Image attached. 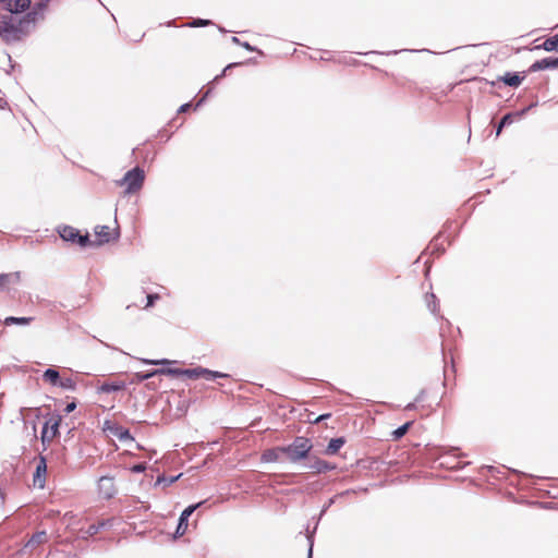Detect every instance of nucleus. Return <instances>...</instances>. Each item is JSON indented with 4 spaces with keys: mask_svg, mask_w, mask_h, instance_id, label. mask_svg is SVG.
<instances>
[{
    "mask_svg": "<svg viewBox=\"0 0 558 558\" xmlns=\"http://www.w3.org/2000/svg\"><path fill=\"white\" fill-rule=\"evenodd\" d=\"M38 7L27 13L24 17L5 15L0 20V37L7 41L20 40L28 34L37 21Z\"/></svg>",
    "mask_w": 558,
    "mask_h": 558,
    "instance_id": "nucleus-1",
    "label": "nucleus"
},
{
    "mask_svg": "<svg viewBox=\"0 0 558 558\" xmlns=\"http://www.w3.org/2000/svg\"><path fill=\"white\" fill-rule=\"evenodd\" d=\"M282 448L284 456H287L290 461L298 462L306 458L312 449V444L307 438L298 437L291 445Z\"/></svg>",
    "mask_w": 558,
    "mask_h": 558,
    "instance_id": "nucleus-2",
    "label": "nucleus"
},
{
    "mask_svg": "<svg viewBox=\"0 0 558 558\" xmlns=\"http://www.w3.org/2000/svg\"><path fill=\"white\" fill-rule=\"evenodd\" d=\"M145 179L144 170L136 167L128 171L123 179L119 182L120 185H126V193H134L141 190Z\"/></svg>",
    "mask_w": 558,
    "mask_h": 558,
    "instance_id": "nucleus-3",
    "label": "nucleus"
},
{
    "mask_svg": "<svg viewBox=\"0 0 558 558\" xmlns=\"http://www.w3.org/2000/svg\"><path fill=\"white\" fill-rule=\"evenodd\" d=\"M179 372H180L179 376H186L192 379H197V378L202 377V378H205L206 380H213L216 378L228 377V375L225 373L210 371L208 368H204L201 366H197L195 368H187V369L179 368Z\"/></svg>",
    "mask_w": 558,
    "mask_h": 558,
    "instance_id": "nucleus-4",
    "label": "nucleus"
},
{
    "mask_svg": "<svg viewBox=\"0 0 558 558\" xmlns=\"http://www.w3.org/2000/svg\"><path fill=\"white\" fill-rule=\"evenodd\" d=\"M61 417L59 415L49 417L41 432L43 444H49L58 434Z\"/></svg>",
    "mask_w": 558,
    "mask_h": 558,
    "instance_id": "nucleus-5",
    "label": "nucleus"
},
{
    "mask_svg": "<svg viewBox=\"0 0 558 558\" xmlns=\"http://www.w3.org/2000/svg\"><path fill=\"white\" fill-rule=\"evenodd\" d=\"M94 232L96 236V245L108 243L119 236L118 230H111L108 226H97L95 227Z\"/></svg>",
    "mask_w": 558,
    "mask_h": 558,
    "instance_id": "nucleus-6",
    "label": "nucleus"
},
{
    "mask_svg": "<svg viewBox=\"0 0 558 558\" xmlns=\"http://www.w3.org/2000/svg\"><path fill=\"white\" fill-rule=\"evenodd\" d=\"M98 489H99V493L105 498H111L116 493L113 478L109 477V476L100 477L98 481Z\"/></svg>",
    "mask_w": 558,
    "mask_h": 558,
    "instance_id": "nucleus-7",
    "label": "nucleus"
},
{
    "mask_svg": "<svg viewBox=\"0 0 558 558\" xmlns=\"http://www.w3.org/2000/svg\"><path fill=\"white\" fill-rule=\"evenodd\" d=\"M31 5L29 0H7L3 8L11 13H21L26 11Z\"/></svg>",
    "mask_w": 558,
    "mask_h": 558,
    "instance_id": "nucleus-8",
    "label": "nucleus"
},
{
    "mask_svg": "<svg viewBox=\"0 0 558 558\" xmlns=\"http://www.w3.org/2000/svg\"><path fill=\"white\" fill-rule=\"evenodd\" d=\"M20 272L0 274V290H7L10 286L20 282Z\"/></svg>",
    "mask_w": 558,
    "mask_h": 558,
    "instance_id": "nucleus-9",
    "label": "nucleus"
},
{
    "mask_svg": "<svg viewBox=\"0 0 558 558\" xmlns=\"http://www.w3.org/2000/svg\"><path fill=\"white\" fill-rule=\"evenodd\" d=\"M283 456H284L283 448L277 447V448L266 450L262 456V460L264 462H277V461H281Z\"/></svg>",
    "mask_w": 558,
    "mask_h": 558,
    "instance_id": "nucleus-10",
    "label": "nucleus"
},
{
    "mask_svg": "<svg viewBox=\"0 0 558 558\" xmlns=\"http://www.w3.org/2000/svg\"><path fill=\"white\" fill-rule=\"evenodd\" d=\"M47 472V464L45 458H40L39 463L36 466V474L34 477V483L39 487H44L45 475Z\"/></svg>",
    "mask_w": 558,
    "mask_h": 558,
    "instance_id": "nucleus-11",
    "label": "nucleus"
},
{
    "mask_svg": "<svg viewBox=\"0 0 558 558\" xmlns=\"http://www.w3.org/2000/svg\"><path fill=\"white\" fill-rule=\"evenodd\" d=\"M125 388L124 381H112V383H104L101 386H99L98 391L99 392H114L119 391Z\"/></svg>",
    "mask_w": 558,
    "mask_h": 558,
    "instance_id": "nucleus-12",
    "label": "nucleus"
},
{
    "mask_svg": "<svg viewBox=\"0 0 558 558\" xmlns=\"http://www.w3.org/2000/svg\"><path fill=\"white\" fill-rule=\"evenodd\" d=\"M558 68V58H545L533 64L534 70H545Z\"/></svg>",
    "mask_w": 558,
    "mask_h": 558,
    "instance_id": "nucleus-13",
    "label": "nucleus"
},
{
    "mask_svg": "<svg viewBox=\"0 0 558 558\" xmlns=\"http://www.w3.org/2000/svg\"><path fill=\"white\" fill-rule=\"evenodd\" d=\"M59 234L65 241L75 242L78 236V231L72 227H63L59 230Z\"/></svg>",
    "mask_w": 558,
    "mask_h": 558,
    "instance_id": "nucleus-14",
    "label": "nucleus"
},
{
    "mask_svg": "<svg viewBox=\"0 0 558 558\" xmlns=\"http://www.w3.org/2000/svg\"><path fill=\"white\" fill-rule=\"evenodd\" d=\"M343 445L344 439L342 437L333 438L329 441L325 452L326 454L333 456L341 449Z\"/></svg>",
    "mask_w": 558,
    "mask_h": 558,
    "instance_id": "nucleus-15",
    "label": "nucleus"
},
{
    "mask_svg": "<svg viewBox=\"0 0 558 558\" xmlns=\"http://www.w3.org/2000/svg\"><path fill=\"white\" fill-rule=\"evenodd\" d=\"M310 469L317 473H320V472L331 470L332 466L324 460L315 459V461L310 465Z\"/></svg>",
    "mask_w": 558,
    "mask_h": 558,
    "instance_id": "nucleus-16",
    "label": "nucleus"
},
{
    "mask_svg": "<svg viewBox=\"0 0 558 558\" xmlns=\"http://www.w3.org/2000/svg\"><path fill=\"white\" fill-rule=\"evenodd\" d=\"M33 318L32 317H14V316H9L4 319V325L7 326H10V325H13V324H16V325H29L32 323Z\"/></svg>",
    "mask_w": 558,
    "mask_h": 558,
    "instance_id": "nucleus-17",
    "label": "nucleus"
},
{
    "mask_svg": "<svg viewBox=\"0 0 558 558\" xmlns=\"http://www.w3.org/2000/svg\"><path fill=\"white\" fill-rule=\"evenodd\" d=\"M44 379L53 386H57L60 379L59 373L53 368H48L44 373Z\"/></svg>",
    "mask_w": 558,
    "mask_h": 558,
    "instance_id": "nucleus-18",
    "label": "nucleus"
},
{
    "mask_svg": "<svg viewBox=\"0 0 558 558\" xmlns=\"http://www.w3.org/2000/svg\"><path fill=\"white\" fill-rule=\"evenodd\" d=\"M502 81L508 86L517 87V86H519L521 84L522 77L520 75H518V74L507 73L502 77Z\"/></svg>",
    "mask_w": 558,
    "mask_h": 558,
    "instance_id": "nucleus-19",
    "label": "nucleus"
},
{
    "mask_svg": "<svg viewBox=\"0 0 558 558\" xmlns=\"http://www.w3.org/2000/svg\"><path fill=\"white\" fill-rule=\"evenodd\" d=\"M47 541V534L46 532H38L28 541L26 544L27 547H35L39 544H43Z\"/></svg>",
    "mask_w": 558,
    "mask_h": 558,
    "instance_id": "nucleus-20",
    "label": "nucleus"
},
{
    "mask_svg": "<svg viewBox=\"0 0 558 558\" xmlns=\"http://www.w3.org/2000/svg\"><path fill=\"white\" fill-rule=\"evenodd\" d=\"M179 368L166 367L153 369V375H167V376H179Z\"/></svg>",
    "mask_w": 558,
    "mask_h": 558,
    "instance_id": "nucleus-21",
    "label": "nucleus"
},
{
    "mask_svg": "<svg viewBox=\"0 0 558 558\" xmlns=\"http://www.w3.org/2000/svg\"><path fill=\"white\" fill-rule=\"evenodd\" d=\"M140 361L146 365H170L174 364L175 361L161 359V360H151V359H140Z\"/></svg>",
    "mask_w": 558,
    "mask_h": 558,
    "instance_id": "nucleus-22",
    "label": "nucleus"
},
{
    "mask_svg": "<svg viewBox=\"0 0 558 558\" xmlns=\"http://www.w3.org/2000/svg\"><path fill=\"white\" fill-rule=\"evenodd\" d=\"M543 47L547 51H553L558 49V35H555L548 39H546L543 44Z\"/></svg>",
    "mask_w": 558,
    "mask_h": 558,
    "instance_id": "nucleus-23",
    "label": "nucleus"
},
{
    "mask_svg": "<svg viewBox=\"0 0 558 558\" xmlns=\"http://www.w3.org/2000/svg\"><path fill=\"white\" fill-rule=\"evenodd\" d=\"M187 530V519H184L180 515L179 524L175 531V537H180L185 534Z\"/></svg>",
    "mask_w": 558,
    "mask_h": 558,
    "instance_id": "nucleus-24",
    "label": "nucleus"
},
{
    "mask_svg": "<svg viewBox=\"0 0 558 558\" xmlns=\"http://www.w3.org/2000/svg\"><path fill=\"white\" fill-rule=\"evenodd\" d=\"M513 116L512 113H507L500 121L498 128H497V131H496V135L498 136L502 130L504 126L506 125H509L512 123L513 121Z\"/></svg>",
    "mask_w": 558,
    "mask_h": 558,
    "instance_id": "nucleus-25",
    "label": "nucleus"
},
{
    "mask_svg": "<svg viewBox=\"0 0 558 558\" xmlns=\"http://www.w3.org/2000/svg\"><path fill=\"white\" fill-rule=\"evenodd\" d=\"M108 523H110V520L101 521L98 524L90 525L87 530V534L90 536L95 535L101 527L106 526Z\"/></svg>",
    "mask_w": 558,
    "mask_h": 558,
    "instance_id": "nucleus-26",
    "label": "nucleus"
},
{
    "mask_svg": "<svg viewBox=\"0 0 558 558\" xmlns=\"http://www.w3.org/2000/svg\"><path fill=\"white\" fill-rule=\"evenodd\" d=\"M411 422H408L393 432L395 439L401 438L409 429Z\"/></svg>",
    "mask_w": 558,
    "mask_h": 558,
    "instance_id": "nucleus-27",
    "label": "nucleus"
},
{
    "mask_svg": "<svg viewBox=\"0 0 558 558\" xmlns=\"http://www.w3.org/2000/svg\"><path fill=\"white\" fill-rule=\"evenodd\" d=\"M182 474H179L177 476H171V477H166V476H159L157 478V482L156 484H161V483H166L167 485H171L173 484L174 482H177L180 477H181Z\"/></svg>",
    "mask_w": 558,
    "mask_h": 558,
    "instance_id": "nucleus-28",
    "label": "nucleus"
},
{
    "mask_svg": "<svg viewBox=\"0 0 558 558\" xmlns=\"http://www.w3.org/2000/svg\"><path fill=\"white\" fill-rule=\"evenodd\" d=\"M203 502H198L196 505H192V506H189L186 509L183 510V512L181 513V517L184 518V519H187L190 518V515L202 505Z\"/></svg>",
    "mask_w": 558,
    "mask_h": 558,
    "instance_id": "nucleus-29",
    "label": "nucleus"
},
{
    "mask_svg": "<svg viewBox=\"0 0 558 558\" xmlns=\"http://www.w3.org/2000/svg\"><path fill=\"white\" fill-rule=\"evenodd\" d=\"M151 377H154L153 371H150L148 373H145V374L144 373H136L134 375V381L141 383V381H144V380L149 379Z\"/></svg>",
    "mask_w": 558,
    "mask_h": 558,
    "instance_id": "nucleus-30",
    "label": "nucleus"
},
{
    "mask_svg": "<svg viewBox=\"0 0 558 558\" xmlns=\"http://www.w3.org/2000/svg\"><path fill=\"white\" fill-rule=\"evenodd\" d=\"M76 241L78 242V244H80L81 246H87V245H94V244H95V242H93V241H90V240H89L88 234H85V235H80V234H78V236H77V240H76Z\"/></svg>",
    "mask_w": 558,
    "mask_h": 558,
    "instance_id": "nucleus-31",
    "label": "nucleus"
},
{
    "mask_svg": "<svg viewBox=\"0 0 558 558\" xmlns=\"http://www.w3.org/2000/svg\"><path fill=\"white\" fill-rule=\"evenodd\" d=\"M211 22L209 20L196 19L189 23L190 27L207 26Z\"/></svg>",
    "mask_w": 558,
    "mask_h": 558,
    "instance_id": "nucleus-32",
    "label": "nucleus"
},
{
    "mask_svg": "<svg viewBox=\"0 0 558 558\" xmlns=\"http://www.w3.org/2000/svg\"><path fill=\"white\" fill-rule=\"evenodd\" d=\"M57 386H60L65 389H72L73 388V381L70 378L59 379V383Z\"/></svg>",
    "mask_w": 558,
    "mask_h": 558,
    "instance_id": "nucleus-33",
    "label": "nucleus"
},
{
    "mask_svg": "<svg viewBox=\"0 0 558 558\" xmlns=\"http://www.w3.org/2000/svg\"><path fill=\"white\" fill-rule=\"evenodd\" d=\"M120 440H132V437L130 435V432L128 429H119V432L116 434Z\"/></svg>",
    "mask_w": 558,
    "mask_h": 558,
    "instance_id": "nucleus-34",
    "label": "nucleus"
},
{
    "mask_svg": "<svg viewBox=\"0 0 558 558\" xmlns=\"http://www.w3.org/2000/svg\"><path fill=\"white\" fill-rule=\"evenodd\" d=\"M435 299H436V296H435L434 294H430V295H429V296H427V299H426L427 305H428V307L430 308V311H432L433 313H435V312H436Z\"/></svg>",
    "mask_w": 558,
    "mask_h": 558,
    "instance_id": "nucleus-35",
    "label": "nucleus"
},
{
    "mask_svg": "<svg viewBox=\"0 0 558 558\" xmlns=\"http://www.w3.org/2000/svg\"><path fill=\"white\" fill-rule=\"evenodd\" d=\"M132 472L134 473H141V472H144L146 470V465L143 464V463H140V464H135L134 466H132Z\"/></svg>",
    "mask_w": 558,
    "mask_h": 558,
    "instance_id": "nucleus-36",
    "label": "nucleus"
},
{
    "mask_svg": "<svg viewBox=\"0 0 558 558\" xmlns=\"http://www.w3.org/2000/svg\"><path fill=\"white\" fill-rule=\"evenodd\" d=\"M158 298H159L158 294H149L147 296V305L146 306L147 307L151 306L154 304L155 300H157Z\"/></svg>",
    "mask_w": 558,
    "mask_h": 558,
    "instance_id": "nucleus-37",
    "label": "nucleus"
},
{
    "mask_svg": "<svg viewBox=\"0 0 558 558\" xmlns=\"http://www.w3.org/2000/svg\"><path fill=\"white\" fill-rule=\"evenodd\" d=\"M75 408H76V404H75L74 402H71V403H69V404L65 407L64 411H65L66 413H70V412L74 411V409H75Z\"/></svg>",
    "mask_w": 558,
    "mask_h": 558,
    "instance_id": "nucleus-38",
    "label": "nucleus"
},
{
    "mask_svg": "<svg viewBox=\"0 0 558 558\" xmlns=\"http://www.w3.org/2000/svg\"><path fill=\"white\" fill-rule=\"evenodd\" d=\"M50 0H41L37 7H38V10H44V8L47 5V3L49 2Z\"/></svg>",
    "mask_w": 558,
    "mask_h": 558,
    "instance_id": "nucleus-39",
    "label": "nucleus"
},
{
    "mask_svg": "<svg viewBox=\"0 0 558 558\" xmlns=\"http://www.w3.org/2000/svg\"><path fill=\"white\" fill-rule=\"evenodd\" d=\"M190 107H191L190 104H184L180 107L179 112H185L190 109Z\"/></svg>",
    "mask_w": 558,
    "mask_h": 558,
    "instance_id": "nucleus-40",
    "label": "nucleus"
},
{
    "mask_svg": "<svg viewBox=\"0 0 558 558\" xmlns=\"http://www.w3.org/2000/svg\"><path fill=\"white\" fill-rule=\"evenodd\" d=\"M245 49L253 51L254 48L248 43L241 44Z\"/></svg>",
    "mask_w": 558,
    "mask_h": 558,
    "instance_id": "nucleus-41",
    "label": "nucleus"
},
{
    "mask_svg": "<svg viewBox=\"0 0 558 558\" xmlns=\"http://www.w3.org/2000/svg\"><path fill=\"white\" fill-rule=\"evenodd\" d=\"M527 110H529V108L523 109L522 111H520V112L515 113V116H517V117H522V116H524V114L527 112Z\"/></svg>",
    "mask_w": 558,
    "mask_h": 558,
    "instance_id": "nucleus-42",
    "label": "nucleus"
},
{
    "mask_svg": "<svg viewBox=\"0 0 558 558\" xmlns=\"http://www.w3.org/2000/svg\"><path fill=\"white\" fill-rule=\"evenodd\" d=\"M207 94L208 93H206L205 96L196 104V108H198L203 104V101H204L205 97L207 96Z\"/></svg>",
    "mask_w": 558,
    "mask_h": 558,
    "instance_id": "nucleus-43",
    "label": "nucleus"
},
{
    "mask_svg": "<svg viewBox=\"0 0 558 558\" xmlns=\"http://www.w3.org/2000/svg\"><path fill=\"white\" fill-rule=\"evenodd\" d=\"M5 105H7L5 100L0 99V108L3 109Z\"/></svg>",
    "mask_w": 558,
    "mask_h": 558,
    "instance_id": "nucleus-44",
    "label": "nucleus"
},
{
    "mask_svg": "<svg viewBox=\"0 0 558 558\" xmlns=\"http://www.w3.org/2000/svg\"><path fill=\"white\" fill-rule=\"evenodd\" d=\"M312 547H313V544L311 543L310 549H308V558H312Z\"/></svg>",
    "mask_w": 558,
    "mask_h": 558,
    "instance_id": "nucleus-45",
    "label": "nucleus"
},
{
    "mask_svg": "<svg viewBox=\"0 0 558 558\" xmlns=\"http://www.w3.org/2000/svg\"><path fill=\"white\" fill-rule=\"evenodd\" d=\"M232 41L235 43V44H240V40L236 37H232Z\"/></svg>",
    "mask_w": 558,
    "mask_h": 558,
    "instance_id": "nucleus-46",
    "label": "nucleus"
},
{
    "mask_svg": "<svg viewBox=\"0 0 558 558\" xmlns=\"http://www.w3.org/2000/svg\"><path fill=\"white\" fill-rule=\"evenodd\" d=\"M324 417H325V415H320V416L317 418V421H320V420H323Z\"/></svg>",
    "mask_w": 558,
    "mask_h": 558,
    "instance_id": "nucleus-47",
    "label": "nucleus"
},
{
    "mask_svg": "<svg viewBox=\"0 0 558 558\" xmlns=\"http://www.w3.org/2000/svg\"><path fill=\"white\" fill-rule=\"evenodd\" d=\"M5 1L7 0H0V4L3 3V5L5 4Z\"/></svg>",
    "mask_w": 558,
    "mask_h": 558,
    "instance_id": "nucleus-48",
    "label": "nucleus"
}]
</instances>
